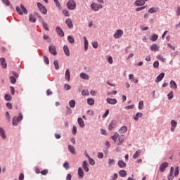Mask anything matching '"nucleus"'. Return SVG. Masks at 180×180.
<instances>
[{
	"instance_id": "obj_1",
	"label": "nucleus",
	"mask_w": 180,
	"mask_h": 180,
	"mask_svg": "<svg viewBox=\"0 0 180 180\" xmlns=\"http://www.w3.org/2000/svg\"><path fill=\"white\" fill-rule=\"evenodd\" d=\"M23 120V115L22 113H19L18 117H13L12 120L13 126H18L19 122H22Z\"/></svg>"
},
{
	"instance_id": "obj_2",
	"label": "nucleus",
	"mask_w": 180,
	"mask_h": 180,
	"mask_svg": "<svg viewBox=\"0 0 180 180\" xmlns=\"http://www.w3.org/2000/svg\"><path fill=\"white\" fill-rule=\"evenodd\" d=\"M15 9L18 15H27V10L25 7V6H23V4H20V7L16 6Z\"/></svg>"
},
{
	"instance_id": "obj_3",
	"label": "nucleus",
	"mask_w": 180,
	"mask_h": 180,
	"mask_svg": "<svg viewBox=\"0 0 180 180\" xmlns=\"http://www.w3.org/2000/svg\"><path fill=\"white\" fill-rule=\"evenodd\" d=\"M67 8L69 11H74L77 8V3L75 0H69L67 3Z\"/></svg>"
},
{
	"instance_id": "obj_4",
	"label": "nucleus",
	"mask_w": 180,
	"mask_h": 180,
	"mask_svg": "<svg viewBox=\"0 0 180 180\" xmlns=\"http://www.w3.org/2000/svg\"><path fill=\"white\" fill-rule=\"evenodd\" d=\"M102 8H103L102 4H97L96 3H92L91 4V8L92 11H94V12H98V11L102 9Z\"/></svg>"
},
{
	"instance_id": "obj_5",
	"label": "nucleus",
	"mask_w": 180,
	"mask_h": 180,
	"mask_svg": "<svg viewBox=\"0 0 180 180\" xmlns=\"http://www.w3.org/2000/svg\"><path fill=\"white\" fill-rule=\"evenodd\" d=\"M37 5L41 13L44 15H47V8H46V6L39 2L37 4Z\"/></svg>"
},
{
	"instance_id": "obj_6",
	"label": "nucleus",
	"mask_w": 180,
	"mask_h": 180,
	"mask_svg": "<svg viewBox=\"0 0 180 180\" xmlns=\"http://www.w3.org/2000/svg\"><path fill=\"white\" fill-rule=\"evenodd\" d=\"M123 36V30H117L116 32L113 34L114 39H120Z\"/></svg>"
},
{
	"instance_id": "obj_7",
	"label": "nucleus",
	"mask_w": 180,
	"mask_h": 180,
	"mask_svg": "<svg viewBox=\"0 0 180 180\" xmlns=\"http://www.w3.org/2000/svg\"><path fill=\"white\" fill-rule=\"evenodd\" d=\"M77 175L79 176V179H82L84 178L85 173L84 172V170L82 169V167H79L77 170Z\"/></svg>"
},
{
	"instance_id": "obj_8",
	"label": "nucleus",
	"mask_w": 180,
	"mask_h": 180,
	"mask_svg": "<svg viewBox=\"0 0 180 180\" xmlns=\"http://www.w3.org/2000/svg\"><path fill=\"white\" fill-rule=\"evenodd\" d=\"M88 162L86 160H84L82 162V168L85 172H89V167H88Z\"/></svg>"
},
{
	"instance_id": "obj_9",
	"label": "nucleus",
	"mask_w": 180,
	"mask_h": 180,
	"mask_svg": "<svg viewBox=\"0 0 180 180\" xmlns=\"http://www.w3.org/2000/svg\"><path fill=\"white\" fill-rule=\"evenodd\" d=\"M164 77H165V73L162 72L160 73L155 79V82L158 83L160 82V81H162L164 79Z\"/></svg>"
},
{
	"instance_id": "obj_10",
	"label": "nucleus",
	"mask_w": 180,
	"mask_h": 180,
	"mask_svg": "<svg viewBox=\"0 0 180 180\" xmlns=\"http://www.w3.org/2000/svg\"><path fill=\"white\" fill-rule=\"evenodd\" d=\"M49 53H51V54H53V56H57V51L56 49V46H49Z\"/></svg>"
},
{
	"instance_id": "obj_11",
	"label": "nucleus",
	"mask_w": 180,
	"mask_h": 180,
	"mask_svg": "<svg viewBox=\"0 0 180 180\" xmlns=\"http://www.w3.org/2000/svg\"><path fill=\"white\" fill-rule=\"evenodd\" d=\"M124 143V136L123 134L118 135V143L117 146H122Z\"/></svg>"
},
{
	"instance_id": "obj_12",
	"label": "nucleus",
	"mask_w": 180,
	"mask_h": 180,
	"mask_svg": "<svg viewBox=\"0 0 180 180\" xmlns=\"http://www.w3.org/2000/svg\"><path fill=\"white\" fill-rule=\"evenodd\" d=\"M168 167V162H165L162 163L160 166V172H164L165 171V168Z\"/></svg>"
},
{
	"instance_id": "obj_13",
	"label": "nucleus",
	"mask_w": 180,
	"mask_h": 180,
	"mask_svg": "<svg viewBox=\"0 0 180 180\" xmlns=\"http://www.w3.org/2000/svg\"><path fill=\"white\" fill-rule=\"evenodd\" d=\"M148 13H157L160 12V8L158 7H152L148 11Z\"/></svg>"
},
{
	"instance_id": "obj_14",
	"label": "nucleus",
	"mask_w": 180,
	"mask_h": 180,
	"mask_svg": "<svg viewBox=\"0 0 180 180\" xmlns=\"http://www.w3.org/2000/svg\"><path fill=\"white\" fill-rule=\"evenodd\" d=\"M171 128H170V130H171V131H174V130H175V127H176V126H177V122H176V121H175L174 120H171Z\"/></svg>"
},
{
	"instance_id": "obj_15",
	"label": "nucleus",
	"mask_w": 180,
	"mask_h": 180,
	"mask_svg": "<svg viewBox=\"0 0 180 180\" xmlns=\"http://www.w3.org/2000/svg\"><path fill=\"white\" fill-rule=\"evenodd\" d=\"M0 137H1L3 140H6V134L2 127H0Z\"/></svg>"
},
{
	"instance_id": "obj_16",
	"label": "nucleus",
	"mask_w": 180,
	"mask_h": 180,
	"mask_svg": "<svg viewBox=\"0 0 180 180\" xmlns=\"http://www.w3.org/2000/svg\"><path fill=\"white\" fill-rule=\"evenodd\" d=\"M106 101L109 105H116L117 103V100L115 98H107Z\"/></svg>"
},
{
	"instance_id": "obj_17",
	"label": "nucleus",
	"mask_w": 180,
	"mask_h": 180,
	"mask_svg": "<svg viewBox=\"0 0 180 180\" xmlns=\"http://www.w3.org/2000/svg\"><path fill=\"white\" fill-rule=\"evenodd\" d=\"M169 85L170 88H172V89H178V85L176 84V82H175V81L171 80Z\"/></svg>"
},
{
	"instance_id": "obj_18",
	"label": "nucleus",
	"mask_w": 180,
	"mask_h": 180,
	"mask_svg": "<svg viewBox=\"0 0 180 180\" xmlns=\"http://www.w3.org/2000/svg\"><path fill=\"white\" fill-rule=\"evenodd\" d=\"M65 78L66 81H70L71 78V73H70V70L67 69L65 73Z\"/></svg>"
},
{
	"instance_id": "obj_19",
	"label": "nucleus",
	"mask_w": 180,
	"mask_h": 180,
	"mask_svg": "<svg viewBox=\"0 0 180 180\" xmlns=\"http://www.w3.org/2000/svg\"><path fill=\"white\" fill-rule=\"evenodd\" d=\"M56 32L58 36H60V37H64V32H63V30L60 28V27H56Z\"/></svg>"
},
{
	"instance_id": "obj_20",
	"label": "nucleus",
	"mask_w": 180,
	"mask_h": 180,
	"mask_svg": "<svg viewBox=\"0 0 180 180\" xmlns=\"http://www.w3.org/2000/svg\"><path fill=\"white\" fill-rule=\"evenodd\" d=\"M0 63L2 68H6L7 65H6V60H5V58H1Z\"/></svg>"
},
{
	"instance_id": "obj_21",
	"label": "nucleus",
	"mask_w": 180,
	"mask_h": 180,
	"mask_svg": "<svg viewBox=\"0 0 180 180\" xmlns=\"http://www.w3.org/2000/svg\"><path fill=\"white\" fill-rule=\"evenodd\" d=\"M63 51L67 57H70V49H68V46L67 45H64Z\"/></svg>"
},
{
	"instance_id": "obj_22",
	"label": "nucleus",
	"mask_w": 180,
	"mask_h": 180,
	"mask_svg": "<svg viewBox=\"0 0 180 180\" xmlns=\"http://www.w3.org/2000/svg\"><path fill=\"white\" fill-rule=\"evenodd\" d=\"M135 6H143V5H145L144 1L143 0H136L134 2Z\"/></svg>"
},
{
	"instance_id": "obj_23",
	"label": "nucleus",
	"mask_w": 180,
	"mask_h": 180,
	"mask_svg": "<svg viewBox=\"0 0 180 180\" xmlns=\"http://www.w3.org/2000/svg\"><path fill=\"white\" fill-rule=\"evenodd\" d=\"M66 25H68L69 29H72V27H74V25H72V20H71L70 18L66 20Z\"/></svg>"
},
{
	"instance_id": "obj_24",
	"label": "nucleus",
	"mask_w": 180,
	"mask_h": 180,
	"mask_svg": "<svg viewBox=\"0 0 180 180\" xmlns=\"http://www.w3.org/2000/svg\"><path fill=\"white\" fill-rule=\"evenodd\" d=\"M68 150L71 154H77V152L75 151V147H74L72 145H68Z\"/></svg>"
},
{
	"instance_id": "obj_25",
	"label": "nucleus",
	"mask_w": 180,
	"mask_h": 180,
	"mask_svg": "<svg viewBox=\"0 0 180 180\" xmlns=\"http://www.w3.org/2000/svg\"><path fill=\"white\" fill-rule=\"evenodd\" d=\"M150 50L152 51H158L160 50V46H158L157 44H153L150 46Z\"/></svg>"
},
{
	"instance_id": "obj_26",
	"label": "nucleus",
	"mask_w": 180,
	"mask_h": 180,
	"mask_svg": "<svg viewBox=\"0 0 180 180\" xmlns=\"http://www.w3.org/2000/svg\"><path fill=\"white\" fill-rule=\"evenodd\" d=\"M119 133H120V134H124V133H126V131H127V126H122L119 130H118Z\"/></svg>"
},
{
	"instance_id": "obj_27",
	"label": "nucleus",
	"mask_w": 180,
	"mask_h": 180,
	"mask_svg": "<svg viewBox=\"0 0 180 180\" xmlns=\"http://www.w3.org/2000/svg\"><path fill=\"white\" fill-rule=\"evenodd\" d=\"M80 78H82V79L88 80V79H89V75H88L86 73L81 72L80 73Z\"/></svg>"
},
{
	"instance_id": "obj_28",
	"label": "nucleus",
	"mask_w": 180,
	"mask_h": 180,
	"mask_svg": "<svg viewBox=\"0 0 180 180\" xmlns=\"http://www.w3.org/2000/svg\"><path fill=\"white\" fill-rule=\"evenodd\" d=\"M127 164L123 160L118 161V167L120 168H126Z\"/></svg>"
},
{
	"instance_id": "obj_29",
	"label": "nucleus",
	"mask_w": 180,
	"mask_h": 180,
	"mask_svg": "<svg viewBox=\"0 0 180 180\" xmlns=\"http://www.w3.org/2000/svg\"><path fill=\"white\" fill-rule=\"evenodd\" d=\"M77 122H78L79 126H80L81 127H85V122H84V120H82V118L79 117L77 119Z\"/></svg>"
},
{
	"instance_id": "obj_30",
	"label": "nucleus",
	"mask_w": 180,
	"mask_h": 180,
	"mask_svg": "<svg viewBox=\"0 0 180 180\" xmlns=\"http://www.w3.org/2000/svg\"><path fill=\"white\" fill-rule=\"evenodd\" d=\"M140 154H141V150H138L136 153L133 155L134 160H136L140 157Z\"/></svg>"
},
{
	"instance_id": "obj_31",
	"label": "nucleus",
	"mask_w": 180,
	"mask_h": 180,
	"mask_svg": "<svg viewBox=\"0 0 180 180\" xmlns=\"http://www.w3.org/2000/svg\"><path fill=\"white\" fill-rule=\"evenodd\" d=\"M158 39V35L157 34H153L150 38V40H151V41H157Z\"/></svg>"
},
{
	"instance_id": "obj_32",
	"label": "nucleus",
	"mask_w": 180,
	"mask_h": 180,
	"mask_svg": "<svg viewBox=\"0 0 180 180\" xmlns=\"http://www.w3.org/2000/svg\"><path fill=\"white\" fill-rule=\"evenodd\" d=\"M119 174L122 178H124V176H127V172H126V170H120L119 172Z\"/></svg>"
},
{
	"instance_id": "obj_33",
	"label": "nucleus",
	"mask_w": 180,
	"mask_h": 180,
	"mask_svg": "<svg viewBox=\"0 0 180 180\" xmlns=\"http://www.w3.org/2000/svg\"><path fill=\"white\" fill-rule=\"evenodd\" d=\"M119 133L115 132V134L111 136V139L113 140V141L115 143H116V141L117 140V139L119 138Z\"/></svg>"
},
{
	"instance_id": "obj_34",
	"label": "nucleus",
	"mask_w": 180,
	"mask_h": 180,
	"mask_svg": "<svg viewBox=\"0 0 180 180\" xmlns=\"http://www.w3.org/2000/svg\"><path fill=\"white\" fill-rule=\"evenodd\" d=\"M116 124V122L112 121L109 126H108V129L109 130H112L115 128V125Z\"/></svg>"
},
{
	"instance_id": "obj_35",
	"label": "nucleus",
	"mask_w": 180,
	"mask_h": 180,
	"mask_svg": "<svg viewBox=\"0 0 180 180\" xmlns=\"http://www.w3.org/2000/svg\"><path fill=\"white\" fill-rule=\"evenodd\" d=\"M87 103L88 105H90L91 106H92L93 105L95 104V100H94V98H88Z\"/></svg>"
},
{
	"instance_id": "obj_36",
	"label": "nucleus",
	"mask_w": 180,
	"mask_h": 180,
	"mask_svg": "<svg viewBox=\"0 0 180 180\" xmlns=\"http://www.w3.org/2000/svg\"><path fill=\"white\" fill-rule=\"evenodd\" d=\"M139 117H143V113H141V112H138V113H136V115H135V117H134V119L136 121H137V120H139Z\"/></svg>"
},
{
	"instance_id": "obj_37",
	"label": "nucleus",
	"mask_w": 180,
	"mask_h": 180,
	"mask_svg": "<svg viewBox=\"0 0 180 180\" xmlns=\"http://www.w3.org/2000/svg\"><path fill=\"white\" fill-rule=\"evenodd\" d=\"M75 100H70V101H69V106L70 107V108H75Z\"/></svg>"
},
{
	"instance_id": "obj_38",
	"label": "nucleus",
	"mask_w": 180,
	"mask_h": 180,
	"mask_svg": "<svg viewBox=\"0 0 180 180\" xmlns=\"http://www.w3.org/2000/svg\"><path fill=\"white\" fill-rule=\"evenodd\" d=\"M82 95L83 96H89V91L86 89H84L82 91Z\"/></svg>"
},
{
	"instance_id": "obj_39",
	"label": "nucleus",
	"mask_w": 180,
	"mask_h": 180,
	"mask_svg": "<svg viewBox=\"0 0 180 180\" xmlns=\"http://www.w3.org/2000/svg\"><path fill=\"white\" fill-rule=\"evenodd\" d=\"M4 99L5 101H12V96H11V94H5Z\"/></svg>"
},
{
	"instance_id": "obj_40",
	"label": "nucleus",
	"mask_w": 180,
	"mask_h": 180,
	"mask_svg": "<svg viewBox=\"0 0 180 180\" xmlns=\"http://www.w3.org/2000/svg\"><path fill=\"white\" fill-rule=\"evenodd\" d=\"M144 108V101H140L139 103V109L141 110Z\"/></svg>"
},
{
	"instance_id": "obj_41",
	"label": "nucleus",
	"mask_w": 180,
	"mask_h": 180,
	"mask_svg": "<svg viewBox=\"0 0 180 180\" xmlns=\"http://www.w3.org/2000/svg\"><path fill=\"white\" fill-rule=\"evenodd\" d=\"M29 20H30V22H32V23L36 22V18H34L33 17V15H32V14H30V15H29Z\"/></svg>"
},
{
	"instance_id": "obj_42",
	"label": "nucleus",
	"mask_w": 180,
	"mask_h": 180,
	"mask_svg": "<svg viewBox=\"0 0 180 180\" xmlns=\"http://www.w3.org/2000/svg\"><path fill=\"white\" fill-rule=\"evenodd\" d=\"M10 82L11 84H16V78L13 76L10 77Z\"/></svg>"
},
{
	"instance_id": "obj_43",
	"label": "nucleus",
	"mask_w": 180,
	"mask_h": 180,
	"mask_svg": "<svg viewBox=\"0 0 180 180\" xmlns=\"http://www.w3.org/2000/svg\"><path fill=\"white\" fill-rule=\"evenodd\" d=\"M53 65L56 70H60V66L58 65V60H54Z\"/></svg>"
},
{
	"instance_id": "obj_44",
	"label": "nucleus",
	"mask_w": 180,
	"mask_h": 180,
	"mask_svg": "<svg viewBox=\"0 0 180 180\" xmlns=\"http://www.w3.org/2000/svg\"><path fill=\"white\" fill-rule=\"evenodd\" d=\"M68 41H69V43H70V44H74V42L75 41V40L71 36L68 37Z\"/></svg>"
},
{
	"instance_id": "obj_45",
	"label": "nucleus",
	"mask_w": 180,
	"mask_h": 180,
	"mask_svg": "<svg viewBox=\"0 0 180 180\" xmlns=\"http://www.w3.org/2000/svg\"><path fill=\"white\" fill-rule=\"evenodd\" d=\"M167 98L169 101L172 100V98H174V92L171 91L169 94H167Z\"/></svg>"
},
{
	"instance_id": "obj_46",
	"label": "nucleus",
	"mask_w": 180,
	"mask_h": 180,
	"mask_svg": "<svg viewBox=\"0 0 180 180\" xmlns=\"http://www.w3.org/2000/svg\"><path fill=\"white\" fill-rule=\"evenodd\" d=\"M43 27L44 29H45L47 32H49V30H50V29H49V25H47V22H43Z\"/></svg>"
},
{
	"instance_id": "obj_47",
	"label": "nucleus",
	"mask_w": 180,
	"mask_h": 180,
	"mask_svg": "<svg viewBox=\"0 0 180 180\" xmlns=\"http://www.w3.org/2000/svg\"><path fill=\"white\" fill-rule=\"evenodd\" d=\"M63 167L67 170L70 169V163H68V162H65L63 164Z\"/></svg>"
},
{
	"instance_id": "obj_48",
	"label": "nucleus",
	"mask_w": 180,
	"mask_h": 180,
	"mask_svg": "<svg viewBox=\"0 0 180 180\" xmlns=\"http://www.w3.org/2000/svg\"><path fill=\"white\" fill-rule=\"evenodd\" d=\"M89 162L90 165H95V160H94L92 158H89Z\"/></svg>"
},
{
	"instance_id": "obj_49",
	"label": "nucleus",
	"mask_w": 180,
	"mask_h": 180,
	"mask_svg": "<svg viewBox=\"0 0 180 180\" xmlns=\"http://www.w3.org/2000/svg\"><path fill=\"white\" fill-rule=\"evenodd\" d=\"M115 159H108V165L110 166L115 165Z\"/></svg>"
},
{
	"instance_id": "obj_50",
	"label": "nucleus",
	"mask_w": 180,
	"mask_h": 180,
	"mask_svg": "<svg viewBox=\"0 0 180 180\" xmlns=\"http://www.w3.org/2000/svg\"><path fill=\"white\" fill-rule=\"evenodd\" d=\"M1 1L4 4H5V5H6V6H11V1H9V0H1Z\"/></svg>"
},
{
	"instance_id": "obj_51",
	"label": "nucleus",
	"mask_w": 180,
	"mask_h": 180,
	"mask_svg": "<svg viewBox=\"0 0 180 180\" xmlns=\"http://www.w3.org/2000/svg\"><path fill=\"white\" fill-rule=\"evenodd\" d=\"M153 67L155 68H158V67H160V63L158 62V60H155L154 63H153Z\"/></svg>"
},
{
	"instance_id": "obj_52",
	"label": "nucleus",
	"mask_w": 180,
	"mask_h": 180,
	"mask_svg": "<svg viewBox=\"0 0 180 180\" xmlns=\"http://www.w3.org/2000/svg\"><path fill=\"white\" fill-rule=\"evenodd\" d=\"M157 58H158V60H160L162 63H165V58L164 57H162L161 55H158L157 56Z\"/></svg>"
},
{
	"instance_id": "obj_53",
	"label": "nucleus",
	"mask_w": 180,
	"mask_h": 180,
	"mask_svg": "<svg viewBox=\"0 0 180 180\" xmlns=\"http://www.w3.org/2000/svg\"><path fill=\"white\" fill-rule=\"evenodd\" d=\"M64 88H65V91H70V89H71V86L68 84H65L64 85Z\"/></svg>"
},
{
	"instance_id": "obj_54",
	"label": "nucleus",
	"mask_w": 180,
	"mask_h": 180,
	"mask_svg": "<svg viewBox=\"0 0 180 180\" xmlns=\"http://www.w3.org/2000/svg\"><path fill=\"white\" fill-rule=\"evenodd\" d=\"M179 167H176V169L174 171V176H178V174H179Z\"/></svg>"
},
{
	"instance_id": "obj_55",
	"label": "nucleus",
	"mask_w": 180,
	"mask_h": 180,
	"mask_svg": "<svg viewBox=\"0 0 180 180\" xmlns=\"http://www.w3.org/2000/svg\"><path fill=\"white\" fill-rule=\"evenodd\" d=\"M91 44H92V46H93V48H94V49H98V41H93V42L91 43Z\"/></svg>"
},
{
	"instance_id": "obj_56",
	"label": "nucleus",
	"mask_w": 180,
	"mask_h": 180,
	"mask_svg": "<svg viewBox=\"0 0 180 180\" xmlns=\"http://www.w3.org/2000/svg\"><path fill=\"white\" fill-rule=\"evenodd\" d=\"M41 175H46L47 174H49V169H45L41 171Z\"/></svg>"
},
{
	"instance_id": "obj_57",
	"label": "nucleus",
	"mask_w": 180,
	"mask_h": 180,
	"mask_svg": "<svg viewBox=\"0 0 180 180\" xmlns=\"http://www.w3.org/2000/svg\"><path fill=\"white\" fill-rule=\"evenodd\" d=\"M143 9H146V6L139 7L136 8V12H140V11H143Z\"/></svg>"
},
{
	"instance_id": "obj_58",
	"label": "nucleus",
	"mask_w": 180,
	"mask_h": 180,
	"mask_svg": "<svg viewBox=\"0 0 180 180\" xmlns=\"http://www.w3.org/2000/svg\"><path fill=\"white\" fill-rule=\"evenodd\" d=\"M11 74H12L13 77H14V78H19V75L18 73H16L15 72L12 71Z\"/></svg>"
},
{
	"instance_id": "obj_59",
	"label": "nucleus",
	"mask_w": 180,
	"mask_h": 180,
	"mask_svg": "<svg viewBox=\"0 0 180 180\" xmlns=\"http://www.w3.org/2000/svg\"><path fill=\"white\" fill-rule=\"evenodd\" d=\"M10 91L11 95H15V87L14 86H10Z\"/></svg>"
},
{
	"instance_id": "obj_60",
	"label": "nucleus",
	"mask_w": 180,
	"mask_h": 180,
	"mask_svg": "<svg viewBox=\"0 0 180 180\" xmlns=\"http://www.w3.org/2000/svg\"><path fill=\"white\" fill-rule=\"evenodd\" d=\"M72 134H77V127L75 125H74L72 127Z\"/></svg>"
},
{
	"instance_id": "obj_61",
	"label": "nucleus",
	"mask_w": 180,
	"mask_h": 180,
	"mask_svg": "<svg viewBox=\"0 0 180 180\" xmlns=\"http://www.w3.org/2000/svg\"><path fill=\"white\" fill-rule=\"evenodd\" d=\"M108 115H109V110H107L104 115L102 116L103 119H105V117H108Z\"/></svg>"
},
{
	"instance_id": "obj_62",
	"label": "nucleus",
	"mask_w": 180,
	"mask_h": 180,
	"mask_svg": "<svg viewBox=\"0 0 180 180\" xmlns=\"http://www.w3.org/2000/svg\"><path fill=\"white\" fill-rule=\"evenodd\" d=\"M25 179V174L23 173H20L19 175V180H23Z\"/></svg>"
},
{
	"instance_id": "obj_63",
	"label": "nucleus",
	"mask_w": 180,
	"mask_h": 180,
	"mask_svg": "<svg viewBox=\"0 0 180 180\" xmlns=\"http://www.w3.org/2000/svg\"><path fill=\"white\" fill-rule=\"evenodd\" d=\"M72 178V175L71 174H68L66 176V180H72L71 179Z\"/></svg>"
},
{
	"instance_id": "obj_64",
	"label": "nucleus",
	"mask_w": 180,
	"mask_h": 180,
	"mask_svg": "<svg viewBox=\"0 0 180 180\" xmlns=\"http://www.w3.org/2000/svg\"><path fill=\"white\" fill-rule=\"evenodd\" d=\"M176 13L177 16H180V7L179 6L177 7Z\"/></svg>"
}]
</instances>
